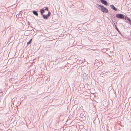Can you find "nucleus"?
Wrapping results in <instances>:
<instances>
[{
  "mask_svg": "<svg viewBox=\"0 0 131 131\" xmlns=\"http://www.w3.org/2000/svg\"><path fill=\"white\" fill-rule=\"evenodd\" d=\"M96 5L97 7L99 9H100V7L101 8V12L106 13H108V10L103 5H100L99 4H97Z\"/></svg>",
  "mask_w": 131,
  "mask_h": 131,
  "instance_id": "nucleus-1",
  "label": "nucleus"
},
{
  "mask_svg": "<svg viewBox=\"0 0 131 131\" xmlns=\"http://www.w3.org/2000/svg\"><path fill=\"white\" fill-rule=\"evenodd\" d=\"M124 15L121 14H118L116 15V17L119 19H124Z\"/></svg>",
  "mask_w": 131,
  "mask_h": 131,
  "instance_id": "nucleus-2",
  "label": "nucleus"
},
{
  "mask_svg": "<svg viewBox=\"0 0 131 131\" xmlns=\"http://www.w3.org/2000/svg\"><path fill=\"white\" fill-rule=\"evenodd\" d=\"M51 14V12L50 11L48 12V13L47 15L43 14L42 15L43 16V19H48V18L50 15Z\"/></svg>",
  "mask_w": 131,
  "mask_h": 131,
  "instance_id": "nucleus-3",
  "label": "nucleus"
},
{
  "mask_svg": "<svg viewBox=\"0 0 131 131\" xmlns=\"http://www.w3.org/2000/svg\"><path fill=\"white\" fill-rule=\"evenodd\" d=\"M101 2L103 4L105 5H108V3L105 0H100Z\"/></svg>",
  "mask_w": 131,
  "mask_h": 131,
  "instance_id": "nucleus-4",
  "label": "nucleus"
},
{
  "mask_svg": "<svg viewBox=\"0 0 131 131\" xmlns=\"http://www.w3.org/2000/svg\"><path fill=\"white\" fill-rule=\"evenodd\" d=\"M110 7L112 9L114 10L115 11H116L117 10V8H116L114 6V5H110Z\"/></svg>",
  "mask_w": 131,
  "mask_h": 131,
  "instance_id": "nucleus-5",
  "label": "nucleus"
},
{
  "mask_svg": "<svg viewBox=\"0 0 131 131\" xmlns=\"http://www.w3.org/2000/svg\"><path fill=\"white\" fill-rule=\"evenodd\" d=\"M124 19L125 20L127 19V20L129 21V24H131V20L128 17L124 15Z\"/></svg>",
  "mask_w": 131,
  "mask_h": 131,
  "instance_id": "nucleus-6",
  "label": "nucleus"
},
{
  "mask_svg": "<svg viewBox=\"0 0 131 131\" xmlns=\"http://www.w3.org/2000/svg\"><path fill=\"white\" fill-rule=\"evenodd\" d=\"M40 12L41 13V15H43V14L45 12V9L43 8L41 9L40 10Z\"/></svg>",
  "mask_w": 131,
  "mask_h": 131,
  "instance_id": "nucleus-7",
  "label": "nucleus"
},
{
  "mask_svg": "<svg viewBox=\"0 0 131 131\" xmlns=\"http://www.w3.org/2000/svg\"><path fill=\"white\" fill-rule=\"evenodd\" d=\"M32 13L34 14L36 16H38V14L37 11L35 10H33L32 11Z\"/></svg>",
  "mask_w": 131,
  "mask_h": 131,
  "instance_id": "nucleus-8",
  "label": "nucleus"
},
{
  "mask_svg": "<svg viewBox=\"0 0 131 131\" xmlns=\"http://www.w3.org/2000/svg\"><path fill=\"white\" fill-rule=\"evenodd\" d=\"M115 25V29H116V30L118 31V32L119 34H121V32H120L119 29L117 28V27L116 25Z\"/></svg>",
  "mask_w": 131,
  "mask_h": 131,
  "instance_id": "nucleus-9",
  "label": "nucleus"
},
{
  "mask_svg": "<svg viewBox=\"0 0 131 131\" xmlns=\"http://www.w3.org/2000/svg\"><path fill=\"white\" fill-rule=\"evenodd\" d=\"M32 38L31 39L29 40V41L28 42H27V45H28L29 44H30V43H31V42H32Z\"/></svg>",
  "mask_w": 131,
  "mask_h": 131,
  "instance_id": "nucleus-10",
  "label": "nucleus"
},
{
  "mask_svg": "<svg viewBox=\"0 0 131 131\" xmlns=\"http://www.w3.org/2000/svg\"><path fill=\"white\" fill-rule=\"evenodd\" d=\"M45 9H45V10H47V11H48V7H46L45 8Z\"/></svg>",
  "mask_w": 131,
  "mask_h": 131,
  "instance_id": "nucleus-11",
  "label": "nucleus"
},
{
  "mask_svg": "<svg viewBox=\"0 0 131 131\" xmlns=\"http://www.w3.org/2000/svg\"><path fill=\"white\" fill-rule=\"evenodd\" d=\"M21 12H22V11H20V12H19V14H21Z\"/></svg>",
  "mask_w": 131,
  "mask_h": 131,
  "instance_id": "nucleus-12",
  "label": "nucleus"
},
{
  "mask_svg": "<svg viewBox=\"0 0 131 131\" xmlns=\"http://www.w3.org/2000/svg\"><path fill=\"white\" fill-rule=\"evenodd\" d=\"M130 34H131V31H130Z\"/></svg>",
  "mask_w": 131,
  "mask_h": 131,
  "instance_id": "nucleus-13",
  "label": "nucleus"
}]
</instances>
